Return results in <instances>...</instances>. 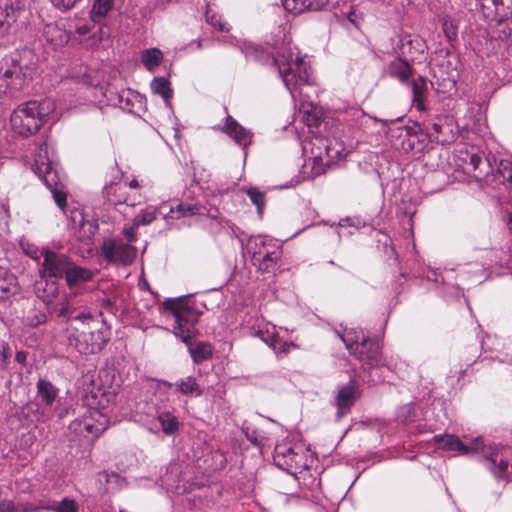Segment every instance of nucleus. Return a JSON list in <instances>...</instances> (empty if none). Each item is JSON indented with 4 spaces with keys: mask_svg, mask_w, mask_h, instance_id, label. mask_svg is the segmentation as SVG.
I'll use <instances>...</instances> for the list:
<instances>
[{
    "mask_svg": "<svg viewBox=\"0 0 512 512\" xmlns=\"http://www.w3.org/2000/svg\"><path fill=\"white\" fill-rule=\"evenodd\" d=\"M58 315L67 317L71 321L73 329L77 332L74 337V345L81 354L97 353L109 341V329L101 315L77 312L68 301L61 304Z\"/></svg>",
    "mask_w": 512,
    "mask_h": 512,
    "instance_id": "nucleus-1",
    "label": "nucleus"
},
{
    "mask_svg": "<svg viewBox=\"0 0 512 512\" xmlns=\"http://www.w3.org/2000/svg\"><path fill=\"white\" fill-rule=\"evenodd\" d=\"M432 441L447 451H458L461 454L480 452L486 460L488 469L498 478L508 474L509 462L507 456L509 450L483 444L482 439L476 438L470 444L463 443L458 437L450 434L436 435Z\"/></svg>",
    "mask_w": 512,
    "mask_h": 512,
    "instance_id": "nucleus-2",
    "label": "nucleus"
},
{
    "mask_svg": "<svg viewBox=\"0 0 512 512\" xmlns=\"http://www.w3.org/2000/svg\"><path fill=\"white\" fill-rule=\"evenodd\" d=\"M273 60L292 98H301L303 87L310 85L311 82L309 66L299 56L297 49L289 43L283 44L275 51Z\"/></svg>",
    "mask_w": 512,
    "mask_h": 512,
    "instance_id": "nucleus-3",
    "label": "nucleus"
},
{
    "mask_svg": "<svg viewBox=\"0 0 512 512\" xmlns=\"http://www.w3.org/2000/svg\"><path fill=\"white\" fill-rule=\"evenodd\" d=\"M33 170L51 191L57 206L64 209L67 204L66 193L63 191L64 177L60 174L53 155L50 154L46 140L35 144Z\"/></svg>",
    "mask_w": 512,
    "mask_h": 512,
    "instance_id": "nucleus-4",
    "label": "nucleus"
},
{
    "mask_svg": "<svg viewBox=\"0 0 512 512\" xmlns=\"http://www.w3.org/2000/svg\"><path fill=\"white\" fill-rule=\"evenodd\" d=\"M54 110L55 103L50 99L28 101L13 111L11 127L18 135L29 137L39 131Z\"/></svg>",
    "mask_w": 512,
    "mask_h": 512,
    "instance_id": "nucleus-5",
    "label": "nucleus"
},
{
    "mask_svg": "<svg viewBox=\"0 0 512 512\" xmlns=\"http://www.w3.org/2000/svg\"><path fill=\"white\" fill-rule=\"evenodd\" d=\"M349 352L364 368L378 367L383 364L380 346L367 338L362 330L349 329L339 335Z\"/></svg>",
    "mask_w": 512,
    "mask_h": 512,
    "instance_id": "nucleus-6",
    "label": "nucleus"
},
{
    "mask_svg": "<svg viewBox=\"0 0 512 512\" xmlns=\"http://www.w3.org/2000/svg\"><path fill=\"white\" fill-rule=\"evenodd\" d=\"M164 307L170 311L174 318L173 333L179 337L184 343L190 344L194 338V324L198 315L187 304L184 299H166Z\"/></svg>",
    "mask_w": 512,
    "mask_h": 512,
    "instance_id": "nucleus-7",
    "label": "nucleus"
},
{
    "mask_svg": "<svg viewBox=\"0 0 512 512\" xmlns=\"http://www.w3.org/2000/svg\"><path fill=\"white\" fill-rule=\"evenodd\" d=\"M37 55L29 48L16 50L10 55L5 76L13 78V86L22 88L36 73Z\"/></svg>",
    "mask_w": 512,
    "mask_h": 512,
    "instance_id": "nucleus-8",
    "label": "nucleus"
},
{
    "mask_svg": "<svg viewBox=\"0 0 512 512\" xmlns=\"http://www.w3.org/2000/svg\"><path fill=\"white\" fill-rule=\"evenodd\" d=\"M310 145V154L315 164L328 165L340 156L341 145L332 140L323 137H314L309 143L303 146L304 152H308Z\"/></svg>",
    "mask_w": 512,
    "mask_h": 512,
    "instance_id": "nucleus-9",
    "label": "nucleus"
},
{
    "mask_svg": "<svg viewBox=\"0 0 512 512\" xmlns=\"http://www.w3.org/2000/svg\"><path fill=\"white\" fill-rule=\"evenodd\" d=\"M136 254V248L122 240L109 239L102 245V255L111 263L129 265L136 258Z\"/></svg>",
    "mask_w": 512,
    "mask_h": 512,
    "instance_id": "nucleus-10",
    "label": "nucleus"
},
{
    "mask_svg": "<svg viewBox=\"0 0 512 512\" xmlns=\"http://www.w3.org/2000/svg\"><path fill=\"white\" fill-rule=\"evenodd\" d=\"M164 208V205H161L159 208H146L145 210L141 211L137 216H135V218L133 219L134 226L149 225L156 219L157 213L162 214L165 217L169 216L172 219L198 213V207L191 204H179L175 208L170 207L168 214H165Z\"/></svg>",
    "mask_w": 512,
    "mask_h": 512,
    "instance_id": "nucleus-11",
    "label": "nucleus"
},
{
    "mask_svg": "<svg viewBox=\"0 0 512 512\" xmlns=\"http://www.w3.org/2000/svg\"><path fill=\"white\" fill-rule=\"evenodd\" d=\"M37 397L43 407L37 410L36 420L46 422L53 416L52 406L58 397V389L50 381L39 379L37 382Z\"/></svg>",
    "mask_w": 512,
    "mask_h": 512,
    "instance_id": "nucleus-12",
    "label": "nucleus"
},
{
    "mask_svg": "<svg viewBox=\"0 0 512 512\" xmlns=\"http://www.w3.org/2000/svg\"><path fill=\"white\" fill-rule=\"evenodd\" d=\"M428 135L438 143L448 144L456 139L454 121L448 116H438L427 128Z\"/></svg>",
    "mask_w": 512,
    "mask_h": 512,
    "instance_id": "nucleus-13",
    "label": "nucleus"
},
{
    "mask_svg": "<svg viewBox=\"0 0 512 512\" xmlns=\"http://www.w3.org/2000/svg\"><path fill=\"white\" fill-rule=\"evenodd\" d=\"M43 257V273L52 278L63 277L71 263L70 259L65 254L57 253L49 249L43 250Z\"/></svg>",
    "mask_w": 512,
    "mask_h": 512,
    "instance_id": "nucleus-14",
    "label": "nucleus"
},
{
    "mask_svg": "<svg viewBox=\"0 0 512 512\" xmlns=\"http://www.w3.org/2000/svg\"><path fill=\"white\" fill-rule=\"evenodd\" d=\"M359 397L360 392L357 384L354 381H350L348 384L339 387L335 397V404L337 406V419H341L344 415L349 413L351 407L355 404Z\"/></svg>",
    "mask_w": 512,
    "mask_h": 512,
    "instance_id": "nucleus-15",
    "label": "nucleus"
},
{
    "mask_svg": "<svg viewBox=\"0 0 512 512\" xmlns=\"http://www.w3.org/2000/svg\"><path fill=\"white\" fill-rule=\"evenodd\" d=\"M300 450V447L278 444L274 450V460L278 465L286 466V469H299L305 465Z\"/></svg>",
    "mask_w": 512,
    "mask_h": 512,
    "instance_id": "nucleus-16",
    "label": "nucleus"
},
{
    "mask_svg": "<svg viewBox=\"0 0 512 512\" xmlns=\"http://www.w3.org/2000/svg\"><path fill=\"white\" fill-rule=\"evenodd\" d=\"M484 16L502 22L512 15V0H479Z\"/></svg>",
    "mask_w": 512,
    "mask_h": 512,
    "instance_id": "nucleus-17",
    "label": "nucleus"
},
{
    "mask_svg": "<svg viewBox=\"0 0 512 512\" xmlns=\"http://www.w3.org/2000/svg\"><path fill=\"white\" fill-rule=\"evenodd\" d=\"M104 194L113 205L127 204L129 206H135L141 201L140 194L129 195L126 191V186L117 184H110L104 188Z\"/></svg>",
    "mask_w": 512,
    "mask_h": 512,
    "instance_id": "nucleus-18",
    "label": "nucleus"
},
{
    "mask_svg": "<svg viewBox=\"0 0 512 512\" xmlns=\"http://www.w3.org/2000/svg\"><path fill=\"white\" fill-rule=\"evenodd\" d=\"M225 132L240 146L247 147L252 142V134L231 116L226 118Z\"/></svg>",
    "mask_w": 512,
    "mask_h": 512,
    "instance_id": "nucleus-19",
    "label": "nucleus"
},
{
    "mask_svg": "<svg viewBox=\"0 0 512 512\" xmlns=\"http://www.w3.org/2000/svg\"><path fill=\"white\" fill-rule=\"evenodd\" d=\"M463 162L465 172L473 173L477 178H481L488 173L487 160L477 153L466 151Z\"/></svg>",
    "mask_w": 512,
    "mask_h": 512,
    "instance_id": "nucleus-20",
    "label": "nucleus"
},
{
    "mask_svg": "<svg viewBox=\"0 0 512 512\" xmlns=\"http://www.w3.org/2000/svg\"><path fill=\"white\" fill-rule=\"evenodd\" d=\"M281 257V251L278 247L274 249H266L265 251H257L254 253V264L262 271H271L276 266Z\"/></svg>",
    "mask_w": 512,
    "mask_h": 512,
    "instance_id": "nucleus-21",
    "label": "nucleus"
},
{
    "mask_svg": "<svg viewBox=\"0 0 512 512\" xmlns=\"http://www.w3.org/2000/svg\"><path fill=\"white\" fill-rule=\"evenodd\" d=\"M328 3V0H282L286 11L300 14L307 10H319Z\"/></svg>",
    "mask_w": 512,
    "mask_h": 512,
    "instance_id": "nucleus-22",
    "label": "nucleus"
},
{
    "mask_svg": "<svg viewBox=\"0 0 512 512\" xmlns=\"http://www.w3.org/2000/svg\"><path fill=\"white\" fill-rule=\"evenodd\" d=\"M44 36L55 47H61L70 40V32L59 23H49L44 28Z\"/></svg>",
    "mask_w": 512,
    "mask_h": 512,
    "instance_id": "nucleus-23",
    "label": "nucleus"
},
{
    "mask_svg": "<svg viewBox=\"0 0 512 512\" xmlns=\"http://www.w3.org/2000/svg\"><path fill=\"white\" fill-rule=\"evenodd\" d=\"M413 94V105L419 111L426 110V98L428 93V83L425 78L419 76L411 83Z\"/></svg>",
    "mask_w": 512,
    "mask_h": 512,
    "instance_id": "nucleus-24",
    "label": "nucleus"
},
{
    "mask_svg": "<svg viewBox=\"0 0 512 512\" xmlns=\"http://www.w3.org/2000/svg\"><path fill=\"white\" fill-rule=\"evenodd\" d=\"M67 285L72 288L92 278L90 270L70 263L64 275Z\"/></svg>",
    "mask_w": 512,
    "mask_h": 512,
    "instance_id": "nucleus-25",
    "label": "nucleus"
},
{
    "mask_svg": "<svg viewBox=\"0 0 512 512\" xmlns=\"http://www.w3.org/2000/svg\"><path fill=\"white\" fill-rule=\"evenodd\" d=\"M105 422L106 420H104L102 424L95 425L91 418L85 417L81 420L76 419L73 421L69 428L80 435H83L86 432L87 434L98 436L102 431L105 430Z\"/></svg>",
    "mask_w": 512,
    "mask_h": 512,
    "instance_id": "nucleus-26",
    "label": "nucleus"
},
{
    "mask_svg": "<svg viewBox=\"0 0 512 512\" xmlns=\"http://www.w3.org/2000/svg\"><path fill=\"white\" fill-rule=\"evenodd\" d=\"M16 11L9 0H0V35L5 34L16 20Z\"/></svg>",
    "mask_w": 512,
    "mask_h": 512,
    "instance_id": "nucleus-27",
    "label": "nucleus"
},
{
    "mask_svg": "<svg viewBox=\"0 0 512 512\" xmlns=\"http://www.w3.org/2000/svg\"><path fill=\"white\" fill-rule=\"evenodd\" d=\"M177 392L191 397H198L202 394V390L193 376L181 378L175 383Z\"/></svg>",
    "mask_w": 512,
    "mask_h": 512,
    "instance_id": "nucleus-28",
    "label": "nucleus"
},
{
    "mask_svg": "<svg viewBox=\"0 0 512 512\" xmlns=\"http://www.w3.org/2000/svg\"><path fill=\"white\" fill-rule=\"evenodd\" d=\"M388 74L400 81H406L411 75V67L401 58H396L388 66Z\"/></svg>",
    "mask_w": 512,
    "mask_h": 512,
    "instance_id": "nucleus-29",
    "label": "nucleus"
},
{
    "mask_svg": "<svg viewBox=\"0 0 512 512\" xmlns=\"http://www.w3.org/2000/svg\"><path fill=\"white\" fill-rule=\"evenodd\" d=\"M113 0H95L90 11L91 20L94 23H101L113 8Z\"/></svg>",
    "mask_w": 512,
    "mask_h": 512,
    "instance_id": "nucleus-30",
    "label": "nucleus"
},
{
    "mask_svg": "<svg viewBox=\"0 0 512 512\" xmlns=\"http://www.w3.org/2000/svg\"><path fill=\"white\" fill-rule=\"evenodd\" d=\"M189 353L195 363H201L212 357L213 347L208 342H199L189 347Z\"/></svg>",
    "mask_w": 512,
    "mask_h": 512,
    "instance_id": "nucleus-31",
    "label": "nucleus"
},
{
    "mask_svg": "<svg viewBox=\"0 0 512 512\" xmlns=\"http://www.w3.org/2000/svg\"><path fill=\"white\" fill-rule=\"evenodd\" d=\"M163 59L162 52L157 48L147 49L142 53L141 61L147 70L154 72Z\"/></svg>",
    "mask_w": 512,
    "mask_h": 512,
    "instance_id": "nucleus-32",
    "label": "nucleus"
},
{
    "mask_svg": "<svg viewBox=\"0 0 512 512\" xmlns=\"http://www.w3.org/2000/svg\"><path fill=\"white\" fill-rule=\"evenodd\" d=\"M16 291V279L12 274H9L7 270L0 267V297H5L9 294H13Z\"/></svg>",
    "mask_w": 512,
    "mask_h": 512,
    "instance_id": "nucleus-33",
    "label": "nucleus"
},
{
    "mask_svg": "<svg viewBox=\"0 0 512 512\" xmlns=\"http://www.w3.org/2000/svg\"><path fill=\"white\" fill-rule=\"evenodd\" d=\"M151 90L154 94L160 95L165 102L172 97V90L169 81L165 77H156L151 82Z\"/></svg>",
    "mask_w": 512,
    "mask_h": 512,
    "instance_id": "nucleus-34",
    "label": "nucleus"
},
{
    "mask_svg": "<svg viewBox=\"0 0 512 512\" xmlns=\"http://www.w3.org/2000/svg\"><path fill=\"white\" fill-rule=\"evenodd\" d=\"M158 421L161 425L163 433L167 435L175 433L179 428V422L177 418L169 412H163L159 414Z\"/></svg>",
    "mask_w": 512,
    "mask_h": 512,
    "instance_id": "nucleus-35",
    "label": "nucleus"
},
{
    "mask_svg": "<svg viewBox=\"0 0 512 512\" xmlns=\"http://www.w3.org/2000/svg\"><path fill=\"white\" fill-rule=\"evenodd\" d=\"M78 216L80 217L79 222L81 224V227L78 232L77 238L84 244H89L92 236L96 233L98 227L97 225L89 221H84L81 213H78Z\"/></svg>",
    "mask_w": 512,
    "mask_h": 512,
    "instance_id": "nucleus-36",
    "label": "nucleus"
},
{
    "mask_svg": "<svg viewBox=\"0 0 512 512\" xmlns=\"http://www.w3.org/2000/svg\"><path fill=\"white\" fill-rule=\"evenodd\" d=\"M245 191L251 202L256 206L259 217H262L266 205L265 193L260 191L257 187H250Z\"/></svg>",
    "mask_w": 512,
    "mask_h": 512,
    "instance_id": "nucleus-37",
    "label": "nucleus"
},
{
    "mask_svg": "<svg viewBox=\"0 0 512 512\" xmlns=\"http://www.w3.org/2000/svg\"><path fill=\"white\" fill-rule=\"evenodd\" d=\"M48 509L54 512H79V505L74 499L65 497L61 501L54 502Z\"/></svg>",
    "mask_w": 512,
    "mask_h": 512,
    "instance_id": "nucleus-38",
    "label": "nucleus"
},
{
    "mask_svg": "<svg viewBox=\"0 0 512 512\" xmlns=\"http://www.w3.org/2000/svg\"><path fill=\"white\" fill-rule=\"evenodd\" d=\"M262 340L266 342L276 353H288L292 344H289L281 340L274 333L268 337H262Z\"/></svg>",
    "mask_w": 512,
    "mask_h": 512,
    "instance_id": "nucleus-39",
    "label": "nucleus"
},
{
    "mask_svg": "<svg viewBox=\"0 0 512 512\" xmlns=\"http://www.w3.org/2000/svg\"><path fill=\"white\" fill-rule=\"evenodd\" d=\"M58 293V287L54 281H45V287L40 292L38 289V297L41 298L45 303H52Z\"/></svg>",
    "mask_w": 512,
    "mask_h": 512,
    "instance_id": "nucleus-40",
    "label": "nucleus"
},
{
    "mask_svg": "<svg viewBox=\"0 0 512 512\" xmlns=\"http://www.w3.org/2000/svg\"><path fill=\"white\" fill-rule=\"evenodd\" d=\"M242 430L247 440L255 446H261L266 438L263 432L258 431L251 426H245Z\"/></svg>",
    "mask_w": 512,
    "mask_h": 512,
    "instance_id": "nucleus-41",
    "label": "nucleus"
},
{
    "mask_svg": "<svg viewBox=\"0 0 512 512\" xmlns=\"http://www.w3.org/2000/svg\"><path fill=\"white\" fill-rule=\"evenodd\" d=\"M275 245L272 244L271 240L263 237H255L250 241V248L254 254L257 251H265L266 249H274ZM254 261V256L252 257Z\"/></svg>",
    "mask_w": 512,
    "mask_h": 512,
    "instance_id": "nucleus-42",
    "label": "nucleus"
},
{
    "mask_svg": "<svg viewBox=\"0 0 512 512\" xmlns=\"http://www.w3.org/2000/svg\"><path fill=\"white\" fill-rule=\"evenodd\" d=\"M498 174L502 177L504 184H512V163L508 160H502L497 169Z\"/></svg>",
    "mask_w": 512,
    "mask_h": 512,
    "instance_id": "nucleus-43",
    "label": "nucleus"
},
{
    "mask_svg": "<svg viewBox=\"0 0 512 512\" xmlns=\"http://www.w3.org/2000/svg\"><path fill=\"white\" fill-rule=\"evenodd\" d=\"M12 351L8 344L0 343V371H8Z\"/></svg>",
    "mask_w": 512,
    "mask_h": 512,
    "instance_id": "nucleus-44",
    "label": "nucleus"
},
{
    "mask_svg": "<svg viewBox=\"0 0 512 512\" xmlns=\"http://www.w3.org/2000/svg\"><path fill=\"white\" fill-rule=\"evenodd\" d=\"M13 78L5 76V71L0 77V94H12V92L18 91L21 88H15L13 86Z\"/></svg>",
    "mask_w": 512,
    "mask_h": 512,
    "instance_id": "nucleus-45",
    "label": "nucleus"
},
{
    "mask_svg": "<svg viewBox=\"0 0 512 512\" xmlns=\"http://www.w3.org/2000/svg\"><path fill=\"white\" fill-rule=\"evenodd\" d=\"M20 246L23 252L32 259H38L41 255L43 256V251H40L34 244L28 241H21Z\"/></svg>",
    "mask_w": 512,
    "mask_h": 512,
    "instance_id": "nucleus-46",
    "label": "nucleus"
},
{
    "mask_svg": "<svg viewBox=\"0 0 512 512\" xmlns=\"http://www.w3.org/2000/svg\"><path fill=\"white\" fill-rule=\"evenodd\" d=\"M206 17H207L208 23L215 29H217L219 31L227 30L226 23L222 20V17L220 15H217L215 13H211L210 11H208L206 14Z\"/></svg>",
    "mask_w": 512,
    "mask_h": 512,
    "instance_id": "nucleus-47",
    "label": "nucleus"
},
{
    "mask_svg": "<svg viewBox=\"0 0 512 512\" xmlns=\"http://www.w3.org/2000/svg\"><path fill=\"white\" fill-rule=\"evenodd\" d=\"M52 5L60 11H68L76 6L80 0H50Z\"/></svg>",
    "mask_w": 512,
    "mask_h": 512,
    "instance_id": "nucleus-48",
    "label": "nucleus"
},
{
    "mask_svg": "<svg viewBox=\"0 0 512 512\" xmlns=\"http://www.w3.org/2000/svg\"><path fill=\"white\" fill-rule=\"evenodd\" d=\"M0 512H25V510L12 501L4 500L0 503Z\"/></svg>",
    "mask_w": 512,
    "mask_h": 512,
    "instance_id": "nucleus-49",
    "label": "nucleus"
},
{
    "mask_svg": "<svg viewBox=\"0 0 512 512\" xmlns=\"http://www.w3.org/2000/svg\"><path fill=\"white\" fill-rule=\"evenodd\" d=\"M100 480L104 479L106 483L117 482L120 479L118 473L115 472H101L99 473Z\"/></svg>",
    "mask_w": 512,
    "mask_h": 512,
    "instance_id": "nucleus-50",
    "label": "nucleus"
},
{
    "mask_svg": "<svg viewBox=\"0 0 512 512\" xmlns=\"http://www.w3.org/2000/svg\"><path fill=\"white\" fill-rule=\"evenodd\" d=\"M138 226H134V223L132 224L131 227H127V228H124L123 229V234L124 236L126 237V239L129 241V242H133L136 240V236H135V229L137 228Z\"/></svg>",
    "mask_w": 512,
    "mask_h": 512,
    "instance_id": "nucleus-51",
    "label": "nucleus"
},
{
    "mask_svg": "<svg viewBox=\"0 0 512 512\" xmlns=\"http://www.w3.org/2000/svg\"><path fill=\"white\" fill-rule=\"evenodd\" d=\"M8 226V213L4 207L0 206V230H5Z\"/></svg>",
    "mask_w": 512,
    "mask_h": 512,
    "instance_id": "nucleus-52",
    "label": "nucleus"
},
{
    "mask_svg": "<svg viewBox=\"0 0 512 512\" xmlns=\"http://www.w3.org/2000/svg\"><path fill=\"white\" fill-rule=\"evenodd\" d=\"M90 31V27L87 24L80 25L76 28V33L79 35H86Z\"/></svg>",
    "mask_w": 512,
    "mask_h": 512,
    "instance_id": "nucleus-53",
    "label": "nucleus"
},
{
    "mask_svg": "<svg viewBox=\"0 0 512 512\" xmlns=\"http://www.w3.org/2000/svg\"><path fill=\"white\" fill-rule=\"evenodd\" d=\"M72 77H73V78H76V79H78L79 81H82V82H84V83H86V84H91V83H92L91 81H89V80L87 79L86 72H85L83 75H80V74H72Z\"/></svg>",
    "mask_w": 512,
    "mask_h": 512,
    "instance_id": "nucleus-54",
    "label": "nucleus"
},
{
    "mask_svg": "<svg viewBox=\"0 0 512 512\" xmlns=\"http://www.w3.org/2000/svg\"><path fill=\"white\" fill-rule=\"evenodd\" d=\"M15 360L19 363H25L26 361V353L23 351H19L16 353Z\"/></svg>",
    "mask_w": 512,
    "mask_h": 512,
    "instance_id": "nucleus-55",
    "label": "nucleus"
},
{
    "mask_svg": "<svg viewBox=\"0 0 512 512\" xmlns=\"http://www.w3.org/2000/svg\"><path fill=\"white\" fill-rule=\"evenodd\" d=\"M140 187H141V185L136 179H133L129 182V188H131V189H137Z\"/></svg>",
    "mask_w": 512,
    "mask_h": 512,
    "instance_id": "nucleus-56",
    "label": "nucleus"
},
{
    "mask_svg": "<svg viewBox=\"0 0 512 512\" xmlns=\"http://www.w3.org/2000/svg\"><path fill=\"white\" fill-rule=\"evenodd\" d=\"M161 383H162L164 386L168 387V388L175 387V383H171V382H168V381H162Z\"/></svg>",
    "mask_w": 512,
    "mask_h": 512,
    "instance_id": "nucleus-57",
    "label": "nucleus"
},
{
    "mask_svg": "<svg viewBox=\"0 0 512 512\" xmlns=\"http://www.w3.org/2000/svg\"><path fill=\"white\" fill-rule=\"evenodd\" d=\"M348 222V220H342L340 223H339V226L340 227H344L346 225V223Z\"/></svg>",
    "mask_w": 512,
    "mask_h": 512,
    "instance_id": "nucleus-58",
    "label": "nucleus"
},
{
    "mask_svg": "<svg viewBox=\"0 0 512 512\" xmlns=\"http://www.w3.org/2000/svg\"><path fill=\"white\" fill-rule=\"evenodd\" d=\"M120 512H125L124 510H121Z\"/></svg>",
    "mask_w": 512,
    "mask_h": 512,
    "instance_id": "nucleus-59",
    "label": "nucleus"
}]
</instances>
